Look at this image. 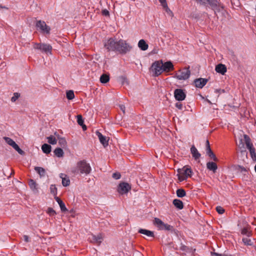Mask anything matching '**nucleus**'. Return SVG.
I'll return each instance as SVG.
<instances>
[{"label": "nucleus", "instance_id": "c9c22d12", "mask_svg": "<svg viewBox=\"0 0 256 256\" xmlns=\"http://www.w3.org/2000/svg\"><path fill=\"white\" fill-rule=\"evenodd\" d=\"M241 234L243 235H246L248 236H250L252 235V232L248 228H244L242 229Z\"/></svg>", "mask_w": 256, "mask_h": 256}, {"label": "nucleus", "instance_id": "49530a36", "mask_svg": "<svg viewBox=\"0 0 256 256\" xmlns=\"http://www.w3.org/2000/svg\"><path fill=\"white\" fill-rule=\"evenodd\" d=\"M176 106L179 110H182L183 106L180 102H178L176 104Z\"/></svg>", "mask_w": 256, "mask_h": 256}, {"label": "nucleus", "instance_id": "cd10ccee", "mask_svg": "<svg viewBox=\"0 0 256 256\" xmlns=\"http://www.w3.org/2000/svg\"><path fill=\"white\" fill-rule=\"evenodd\" d=\"M29 186L30 188L32 190V191L34 192V193H38V188H37V184H36V182L32 180H30L29 182Z\"/></svg>", "mask_w": 256, "mask_h": 256}, {"label": "nucleus", "instance_id": "b1692460", "mask_svg": "<svg viewBox=\"0 0 256 256\" xmlns=\"http://www.w3.org/2000/svg\"><path fill=\"white\" fill-rule=\"evenodd\" d=\"M66 175L64 174H60V178L62 179V184L64 186H68L70 183L68 178H66Z\"/></svg>", "mask_w": 256, "mask_h": 256}, {"label": "nucleus", "instance_id": "13d9d810", "mask_svg": "<svg viewBox=\"0 0 256 256\" xmlns=\"http://www.w3.org/2000/svg\"><path fill=\"white\" fill-rule=\"evenodd\" d=\"M186 246H182V250H186Z\"/></svg>", "mask_w": 256, "mask_h": 256}, {"label": "nucleus", "instance_id": "3c124183", "mask_svg": "<svg viewBox=\"0 0 256 256\" xmlns=\"http://www.w3.org/2000/svg\"><path fill=\"white\" fill-rule=\"evenodd\" d=\"M209 149H211L210 148V144L208 140L206 141V150H208Z\"/></svg>", "mask_w": 256, "mask_h": 256}, {"label": "nucleus", "instance_id": "9d476101", "mask_svg": "<svg viewBox=\"0 0 256 256\" xmlns=\"http://www.w3.org/2000/svg\"><path fill=\"white\" fill-rule=\"evenodd\" d=\"M3 138L8 145L12 146L18 154L22 155L24 154V152L18 146L12 138L6 136L4 137Z\"/></svg>", "mask_w": 256, "mask_h": 256}, {"label": "nucleus", "instance_id": "a211bd4d", "mask_svg": "<svg viewBox=\"0 0 256 256\" xmlns=\"http://www.w3.org/2000/svg\"><path fill=\"white\" fill-rule=\"evenodd\" d=\"M216 71L222 74H224L226 72V68L225 65L220 64L216 66Z\"/></svg>", "mask_w": 256, "mask_h": 256}, {"label": "nucleus", "instance_id": "603ef678", "mask_svg": "<svg viewBox=\"0 0 256 256\" xmlns=\"http://www.w3.org/2000/svg\"><path fill=\"white\" fill-rule=\"evenodd\" d=\"M24 240L26 242H29V238L28 236L26 235H24Z\"/></svg>", "mask_w": 256, "mask_h": 256}, {"label": "nucleus", "instance_id": "37998d69", "mask_svg": "<svg viewBox=\"0 0 256 256\" xmlns=\"http://www.w3.org/2000/svg\"><path fill=\"white\" fill-rule=\"evenodd\" d=\"M216 210L220 214H222L224 212V208L220 206H216Z\"/></svg>", "mask_w": 256, "mask_h": 256}, {"label": "nucleus", "instance_id": "473e14b6", "mask_svg": "<svg viewBox=\"0 0 256 256\" xmlns=\"http://www.w3.org/2000/svg\"><path fill=\"white\" fill-rule=\"evenodd\" d=\"M110 80V76L108 74H102L100 77V82L102 84L108 82Z\"/></svg>", "mask_w": 256, "mask_h": 256}, {"label": "nucleus", "instance_id": "c756f323", "mask_svg": "<svg viewBox=\"0 0 256 256\" xmlns=\"http://www.w3.org/2000/svg\"><path fill=\"white\" fill-rule=\"evenodd\" d=\"M54 154L58 158L62 157L64 154L63 150L60 148H56L54 151Z\"/></svg>", "mask_w": 256, "mask_h": 256}, {"label": "nucleus", "instance_id": "de8ad7c7", "mask_svg": "<svg viewBox=\"0 0 256 256\" xmlns=\"http://www.w3.org/2000/svg\"><path fill=\"white\" fill-rule=\"evenodd\" d=\"M162 7L166 6V0H158Z\"/></svg>", "mask_w": 256, "mask_h": 256}, {"label": "nucleus", "instance_id": "39448f33", "mask_svg": "<svg viewBox=\"0 0 256 256\" xmlns=\"http://www.w3.org/2000/svg\"><path fill=\"white\" fill-rule=\"evenodd\" d=\"M153 223L158 228V230H164L170 231H172L173 230V227L172 226L167 224H164L158 218H154Z\"/></svg>", "mask_w": 256, "mask_h": 256}, {"label": "nucleus", "instance_id": "423d86ee", "mask_svg": "<svg viewBox=\"0 0 256 256\" xmlns=\"http://www.w3.org/2000/svg\"><path fill=\"white\" fill-rule=\"evenodd\" d=\"M150 70L153 72V76H158L162 73L161 61L157 60L152 63Z\"/></svg>", "mask_w": 256, "mask_h": 256}, {"label": "nucleus", "instance_id": "4c0bfd02", "mask_svg": "<svg viewBox=\"0 0 256 256\" xmlns=\"http://www.w3.org/2000/svg\"><path fill=\"white\" fill-rule=\"evenodd\" d=\"M244 244L246 246H252L253 244V242L252 240L248 238H244L242 240Z\"/></svg>", "mask_w": 256, "mask_h": 256}, {"label": "nucleus", "instance_id": "2eb2a0df", "mask_svg": "<svg viewBox=\"0 0 256 256\" xmlns=\"http://www.w3.org/2000/svg\"><path fill=\"white\" fill-rule=\"evenodd\" d=\"M174 95L176 99L179 101L184 100L186 98V94L182 89H176Z\"/></svg>", "mask_w": 256, "mask_h": 256}, {"label": "nucleus", "instance_id": "c85d7f7f", "mask_svg": "<svg viewBox=\"0 0 256 256\" xmlns=\"http://www.w3.org/2000/svg\"><path fill=\"white\" fill-rule=\"evenodd\" d=\"M34 170L39 174L40 177L44 176L46 174L45 170L42 167L36 166Z\"/></svg>", "mask_w": 256, "mask_h": 256}, {"label": "nucleus", "instance_id": "5fc2aeb1", "mask_svg": "<svg viewBox=\"0 0 256 256\" xmlns=\"http://www.w3.org/2000/svg\"><path fill=\"white\" fill-rule=\"evenodd\" d=\"M120 110L123 112L124 113L125 109H126L124 106L120 105Z\"/></svg>", "mask_w": 256, "mask_h": 256}, {"label": "nucleus", "instance_id": "4be33fe9", "mask_svg": "<svg viewBox=\"0 0 256 256\" xmlns=\"http://www.w3.org/2000/svg\"><path fill=\"white\" fill-rule=\"evenodd\" d=\"M206 168L208 170H212L214 173L218 169L216 164L214 162H208L206 163Z\"/></svg>", "mask_w": 256, "mask_h": 256}, {"label": "nucleus", "instance_id": "a878e982", "mask_svg": "<svg viewBox=\"0 0 256 256\" xmlns=\"http://www.w3.org/2000/svg\"><path fill=\"white\" fill-rule=\"evenodd\" d=\"M138 232L146 235L148 236L154 237V234L152 232L145 230V229H140Z\"/></svg>", "mask_w": 256, "mask_h": 256}, {"label": "nucleus", "instance_id": "dca6fc26", "mask_svg": "<svg viewBox=\"0 0 256 256\" xmlns=\"http://www.w3.org/2000/svg\"><path fill=\"white\" fill-rule=\"evenodd\" d=\"M96 134L98 136L100 143L104 147H106L108 144V138L104 136L100 132L97 131Z\"/></svg>", "mask_w": 256, "mask_h": 256}, {"label": "nucleus", "instance_id": "20e7f679", "mask_svg": "<svg viewBox=\"0 0 256 256\" xmlns=\"http://www.w3.org/2000/svg\"><path fill=\"white\" fill-rule=\"evenodd\" d=\"M178 179L180 182L186 180L188 178L191 177L192 175V170L188 166H184L182 168L178 170Z\"/></svg>", "mask_w": 256, "mask_h": 256}, {"label": "nucleus", "instance_id": "f257e3e1", "mask_svg": "<svg viewBox=\"0 0 256 256\" xmlns=\"http://www.w3.org/2000/svg\"><path fill=\"white\" fill-rule=\"evenodd\" d=\"M239 142L237 143V146L240 150L241 152H246V150L244 147V144L246 145V147L249 150L251 157L254 160H256V150L253 146V144L251 142L250 138L246 134H244L243 138L240 134V136L238 137Z\"/></svg>", "mask_w": 256, "mask_h": 256}, {"label": "nucleus", "instance_id": "4468645a", "mask_svg": "<svg viewBox=\"0 0 256 256\" xmlns=\"http://www.w3.org/2000/svg\"><path fill=\"white\" fill-rule=\"evenodd\" d=\"M160 61L162 72H168L174 70V66L170 61H168L165 62H163L162 60Z\"/></svg>", "mask_w": 256, "mask_h": 256}, {"label": "nucleus", "instance_id": "2f4dec72", "mask_svg": "<svg viewBox=\"0 0 256 256\" xmlns=\"http://www.w3.org/2000/svg\"><path fill=\"white\" fill-rule=\"evenodd\" d=\"M206 154L213 160L215 162L218 161V158L216 157L214 154L212 152L211 149H209V150H206Z\"/></svg>", "mask_w": 256, "mask_h": 256}, {"label": "nucleus", "instance_id": "412c9836", "mask_svg": "<svg viewBox=\"0 0 256 256\" xmlns=\"http://www.w3.org/2000/svg\"><path fill=\"white\" fill-rule=\"evenodd\" d=\"M138 48L142 50H146L148 48V44L144 40H140L138 42Z\"/></svg>", "mask_w": 256, "mask_h": 256}, {"label": "nucleus", "instance_id": "a18cd8bd", "mask_svg": "<svg viewBox=\"0 0 256 256\" xmlns=\"http://www.w3.org/2000/svg\"><path fill=\"white\" fill-rule=\"evenodd\" d=\"M121 175L119 172H114L112 174V178L116 180H118L120 178Z\"/></svg>", "mask_w": 256, "mask_h": 256}, {"label": "nucleus", "instance_id": "8fccbe9b", "mask_svg": "<svg viewBox=\"0 0 256 256\" xmlns=\"http://www.w3.org/2000/svg\"><path fill=\"white\" fill-rule=\"evenodd\" d=\"M164 8H165L166 10V12L169 14H172V12L168 8V4H166V7H163Z\"/></svg>", "mask_w": 256, "mask_h": 256}, {"label": "nucleus", "instance_id": "7ed1b4c3", "mask_svg": "<svg viewBox=\"0 0 256 256\" xmlns=\"http://www.w3.org/2000/svg\"><path fill=\"white\" fill-rule=\"evenodd\" d=\"M132 46L130 45L126 42L123 40H120L117 41L116 51L120 54H126L130 52Z\"/></svg>", "mask_w": 256, "mask_h": 256}, {"label": "nucleus", "instance_id": "72a5a7b5", "mask_svg": "<svg viewBox=\"0 0 256 256\" xmlns=\"http://www.w3.org/2000/svg\"><path fill=\"white\" fill-rule=\"evenodd\" d=\"M176 195L179 198H183L186 195V191L183 188H179L176 190Z\"/></svg>", "mask_w": 256, "mask_h": 256}, {"label": "nucleus", "instance_id": "393cba45", "mask_svg": "<svg viewBox=\"0 0 256 256\" xmlns=\"http://www.w3.org/2000/svg\"><path fill=\"white\" fill-rule=\"evenodd\" d=\"M172 203L179 210H182L184 208L183 202L180 200L174 199Z\"/></svg>", "mask_w": 256, "mask_h": 256}, {"label": "nucleus", "instance_id": "ea45409f", "mask_svg": "<svg viewBox=\"0 0 256 256\" xmlns=\"http://www.w3.org/2000/svg\"><path fill=\"white\" fill-rule=\"evenodd\" d=\"M20 96V94L18 92H15L13 96L11 98V100L12 102H15Z\"/></svg>", "mask_w": 256, "mask_h": 256}, {"label": "nucleus", "instance_id": "5701e85b", "mask_svg": "<svg viewBox=\"0 0 256 256\" xmlns=\"http://www.w3.org/2000/svg\"><path fill=\"white\" fill-rule=\"evenodd\" d=\"M54 198L56 202L58 204L60 207L61 209V210L62 212H66L68 210L67 208H66L63 202L58 198L57 196H55Z\"/></svg>", "mask_w": 256, "mask_h": 256}, {"label": "nucleus", "instance_id": "a19ab883", "mask_svg": "<svg viewBox=\"0 0 256 256\" xmlns=\"http://www.w3.org/2000/svg\"><path fill=\"white\" fill-rule=\"evenodd\" d=\"M47 213L50 216H54L56 214V212L54 210H53L51 208H48L47 210Z\"/></svg>", "mask_w": 256, "mask_h": 256}, {"label": "nucleus", "instance_id": "864d4df0", "mask_svg": "<svg viewBox=\"0 0 256 256\" xmlns=\"http://www.w3.org/2000/svg\"><path fill=\"white\" fill-rule=\"evenodd\" d=\"M211 254L212 256H224L222 254H219L218 253H216V252H211Z\"/></svg>", "mask_w": 256, "mask_h": 256}, {"label": "nucleus", "instance_id": "bf43d9fd", "mask_svg": "<svg viewBox=\"0 0 256 256\" xmlns=\"http://www.w3.org/2000/svg\"><path fill=\"white\" fill-rule=\"evenodd\" d=\"M254 170H255V172H256V166H254Z\"/></svg>", "mask_w": 256, "mask_h": 256}, {"label": "nucleus", "instance_id": "f704fd0d", "mask_svg": "<svg viewBox=\"0 0 256 256\" xmlns=\"http://www.w3.org/2000/svg\"><path fill=\"white\" fill-rule=\"evenodd\" d=\"M48 142L52 144H56L57 142V140L54 136H50L47 137Z\"/></svg>", "mask_w": 256, "mask_h": 256}, {"label": "nucleus", "instance_id": "6e6552de", "mask_svg": "<svg viewBox=\"0 0 256 256\" xmlns=\"http://www.w3.org/2000/svg\"><path fill=\"white\" fill-rule=\"evenodd\" d=\"M34 48L46 54H51L52 50V46L50 44L44 43H35L34 45Z\"/></svg>", "mask_w": 256, "mask_h": 256}, {"label": "nucleus", "instance_id": "7c9ffc66", "mask_svg": "<svg viewBox=\"0 0 256 256\" xmlns=\"http://www.w3.org/2000/svg\"><path fill=\"white\" fill-rule=\"evenodd\" d=\"M204 2H201L200 4H206L208 2L212 7L214 8L218 6L217 0H204Z\"/></svg>", "mask_w": 256, "mask_h": 256}, {"label": "nucleus", "instance_id": "09e8293b", "mask_svg": "<svg viewBox=\"0 0 256 256\" xmlns=\"http://www.w3.org/2000/svg\"><path fill=\"white\" fill-rule=\"evenodd\" d=\"M102 14L103 16H109V12L106 9L102 10Z\"/></svg>", "mask_w": 256, "mask_h": 256}, {"label": "nucleus", "instance_id": "1a4fd4ad", "mask_svg": "<svg viewBox=\"0 0 256 256\" xmlns=\"http://www.w3.org/2000/svg\"><path fill=\"white\" fill-rule=\"evenodd\" d=\"M190 71L189 68L180 70L176 74L175 77L180 80H186L190 77Z\"/></svg>", "mask_w": 256, "mask_h": 256}, {"label": "nucleus", "instance_id": "c03bdc74", "mask_svg": "<svg viewBox=\"0 0 256 256\" xmlns=\"http://www.w3.org/2000/svg\"><path fill=\"white\" fill-rule=\"evenodd\" d=\"M238 170L239 172H240L242 173H244V174H245V172H248V170L246 168H245L243 166H238Z\"/></svg>", "mask_w": 256, "mask_h": 256}, {"label": "nucleus", "instance_id": "6ab92c4d", "mask_svg": "<svg viewBox=\"0 0 256 256\" xmlns=\"http://www.w3.org/2000/svg\"><path fill=\"white\" fill-rule=\"evenodd\" d=\"M190 152L192 156V157L196 160H197L198 159H199L200 157V154L198 152V150L196 148L192 146L190 148Z\"/></svg>", "mask_w": 256, "mask_h": 256}, {"label": "nucleus", "instance_id": "f03ea898", "mask_svg": "<svg viewBox=\"0 0 256 256\" xmlns=\"http://www.w3.org/2000/svg\"><path fill=\"white\" fill-rule=\"evenodd\" d=\"M91 171V168L89 164L85 160L78 162L76 167L72 169V172L74 174L80 173L86 175L89 174Z\"/></svg>", "mask_w": 256, "mask_h": 256}, {"label": "nucleus", "instance_id": "e433bc0d", "mask_svg": "<svg viewBox=\"0 0 256 256\" xmlns=\"http://www.w3.org/2000/svg\"><path fill=\"white\" fill-rule=\"evenodd\" d=\"M66 98L68 100H71L74 98V94L73 90H70L66 92Z\"/></svg>", "mask_w": 256, "mask_h": 256}, {"label": "nucleus", "instance_id": "58836bf2", "mask_svg": "<svg viewBox=\"0 0 256 256\" xmlns=\"http://www.w3.org/2000/svg\"><path fill=\"white\" fill-rule=\"evenodd\" d=\"M50 192L54 196H56L57 194V188L55 185H51L50 187Z\"/></svg>", "mask_w": 256, "mask_h": 256}, {"label": "nucleus", "instance_id": "0eeeda50", "mask_svg": "<svg viewBox=\"0 0 256 256\" xmlns=\"http://www.w3.org/2000/svg\"><path fill=\"white\" fill-rule=\"evenodd\" d=\"M36 26L37 29L43 34H49L50 32V27L47 26L44 21L40 20L36 21Z\"/></svg>", "mask_w": 256, "mask_h": 256}, {"label": "nucleus", "instance_id": "9b49d317", "mask_svg": "<svg viewBox=\"0 0 256 256\" xmlns=\"http://www.w3.org/2000/svg\"><path fill=\"white\" fill-rule=\"evenodd\" d=\"M117 40L112 38H109L105 43L104 47L108 51H116Z\"/></svg>", "mask_w": 256, "mask_h": 256}, {"label": "nucleus", "instance_id": "6e6d98bb", "mask_svg": "<svg viewBox=\"0 0 256 256\" xmlns=\"http://www.w3.org/2000/svg\"><path fill=\"white\" fill-rule=\"evenodd\" d=\"M82 128V130H86V126L85 124H82V126H81Z\"/></svg>", "mask_w": 256, "mask_h": 256}, {"label": "nucleus", "instance_id": "f8f14e48", "mask_svg": "<svg viewBox=\"0 0 256 256\" xmlns=\"http://www.w3.org/2000/svg\"><path fill=\"white\" fill-rule=\"evenodd\" d=\"M131 190V186L127 182H121L119 184L118 191L122 194H126Z\"/></svg>", "mask_w": 256, "mask_h": 256}, {"label": "nucleus", "instance_id": "aec40b11", "mask_svg": "<svg viewBox=\"0 0 256 256\" xmlns=\"http://www.w3.org/2000/svg\"><path fill=\"white\" fill-rule=\"evenodd\" d=\"M54 134L56 136L58 140V144L62 148H66L67 146V142L64 138L60 137L58 134H56V132Z\"/></svg>", "mask_w": 256, "mask_h": 256}, {"label": "nucleus", "instance_id": "4d7b16f0", "mask_svg": "<svg viewBox=\"0 0 256 256\" xmlns=\"http://www.w3.org/2000/svg\"><path fill=\"white\" fill-rule=\"evenodd\" d=\"M197 2H200L201 4V2H204V0H196Z\"/></svg>", "mask_w": 256, "mask_h": 256}, {"label": "nucleus", "instance_id": "79ce46f5", "mask_svg": "<svg viewBox=\"0 0 256 256\" xmlns=\"http://www.w3.org/2000/svg\"><path fill=\"white\" fill-rule=\"evenodd\" d=\"M77 122L80 126H82L84 124V120L81 115L77 116Z\"/></svg>", "mask_w": 256, "mask_h": 256}, {"label": "nucleus", "instance_id": "bb28decb", "mask_svg": "<svg viewBox=\"0 0 256 256\" xmlns=\"http://www.w3.org/2000/svg\"><path fill=\"white\" fill-rule=\"evenodd\" d=\"M42 150L44 153L48 154L51 152L52 146L48 144H44L42 145Z\"/></svg>", "mask_w": 256, "mask_h": 256}, {"label": "nucleus", "instance_id": "ddd939ff", "mask_svg": "<svg viewBox=\"0 0 256 256\" xmlns=\"http://www.w3.org/2000/svg\"><path fill=\"white\" fill-rule=\"evenodd\" d=\"M103 240V236L102 234H100L97 236L90 234L88 237V240L93 244L100 245Z\"/></svg>", "mask_w": 256, "mask_h": 256}, {"label": "nucleus", "instance_id": "f3484780", "mask_svg": "<svg viewBox=\"0 0 256 256\" xmlns=\"http://www.w3.org/2000/svg\"><path fill=\"white\" fill-rule=\"evenodd\" d=\"M208 80L206 78H199L194 80V82L196 88H202L207 83Z\"/></svg>", "mask_w": 256, "mask_h": 256}]
</instances>
